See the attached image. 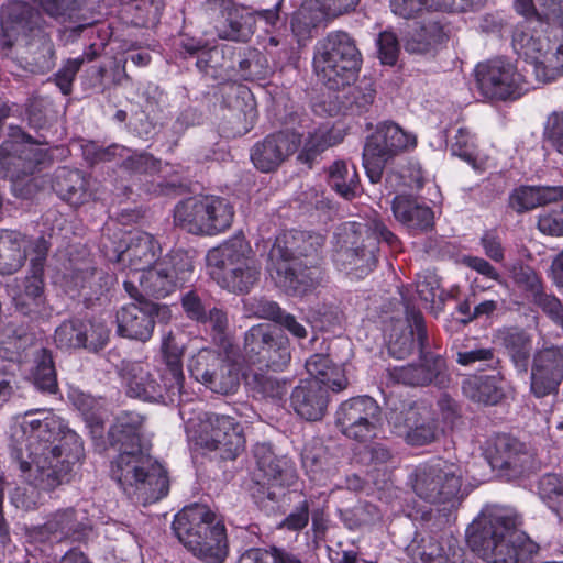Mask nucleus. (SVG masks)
I'll return each mask as SVG.
<instances>
[{"label":"nucleus","instance_id":"nucleus-9","mask_svg":"<svg viewBox=\"0 0 563 563\" xmlns=\"http://www.w3.org/2000/svg\"><path fill=\"white\" fill-rule=\"evenodd\" d=\"M234 208L223 197L196 196L179 201L174 209V222L196 235H216L233 222Z\"/></svg>","mask_w":563,"mask_h":563},{"label":"nucleus","instance_id":"nucleus-22","mask_svg":"<svg viewBox=\"0 0 563 563\" xmlns=\"http://www.w3.org/2000/svg\"><path fill=\"white\" fill-rule=\"evenodd\" d=\"M162 249L154 235L137 231L131 233L124 250L117 255V262L123 269H129L128 278H133L161 260Z\"/></svg>","mask_w":563,"mask_h":563},{"label":"nucleus","instance_id":"nucleus-53","mask_svg":"<svg viewBox=\"0 0 563 563\" xmlns=\"http://www.w3.org/2000/svg\"><path fill=\"white\" fill-rule=\"evenodd\" d=\"M238 563H301L300 560L277 549L252 548L245 551Z\"/></svg>","mask_w":563,"mask_h":563},{"label":"nucleus","instance_id":"nucleus-15","mask_svg":"<svg viewBox=\"0 0 563 563\" xmlns=\"http://www.w3.org/2000/svg\"><path fill=\"white\" fill-rule=\"evenodd\" d=\"M243 350L249 362L274 371L283 369L290 361L288 339L265 323L245 332Z\"/></svg>","mask_w":563,"mask_h":563},{"label":"nucleus","instance_id":"nucleus-60","mask_svg":"<svg viewBox=\"0 0 563 563\" xmlns=\"http://www.w3.org/2000/svg\"><path fill=\"white\" fill-rule=\"evenodd\" d=\"M413 561L420 560L421 563H448L442 548L433 539L422 540L421 544L410 548Z\"/></svg>","mask_w":563,"mask_h":563},{"label":"nucleus","instance_id":"nucleus-47","mask_svg":"<svg viewBox=\"0 0 563 563\" xmlns=\"http://www.w3.org/2000/svg\"><path fill=\"white\" fill-rule=\"evenodd\" d=\"M540 498L563 521V478L555 474L543 475L538 485Z\"/></svg>","mask_w":563,"mask_h":563},{"label":"nucleus","instance_id":"nucleus-35","mask_svg":"<svg viewBox=\"0 0 563 563\" xmlns=\"http://www.w3.org/2000/svg\"><path fill=\"white\" fill-rule=\"evenodd\" d=\"M497 338L515 367L520 372H527L532 352L531 336L522 329L506 328L498 332Z\"/></svg>","mask_w":563,"mask_h":563},{"label":"nucleus","instance_id":"nucleus-21","mask_svg":"<svg viewBox=\"0 0 563 563\" xmlns=\"http://www.w3.org/2000/svg\"><path fill=\"white\" fill-rule=\"evenodd\" d=\"M140 302L124 306L117 312V331L123 338L146 342L153 335L154 316L167 308L155 302Z\"/></svg>","mask_w":563,"mask_h":563},{"label":"nucleus","instance_id":"nucleus-39","mask_svg":"<svg viewBox=\"0 0 563 563\" xmlns=\"http://www.w3.org/2000/svg\"><path fill=\"white\" fill-rule=\"evenodd\" d=\"M329 185L346 200H352L361 191L355 166H349L344 161L334 162L329 167Z\"/></svg>","mask_w":563,"mask_h":563},{"label":"nucleus","instance_id":"nucleus-29","mask_svg":"<svg viewBox=\"0 0 563 563\" xmlns=\"http://www.w3.org/2000/svg\"><path fill=\"white\" fill-rule=\"evenodd\" d=\"M339 463L338 453L331 452L328 446L321 443L308 444L303 449L302 465L309 477L314 482L323 484L335 474Z\"/></svg>","mask_w":563,"mask_h":563},{"label":"nucleus","instance_id":"nucleus-61","mask_svg":"<svg viewBox=\"0 0 563 563\" xmlns=\"http://www.w3.org/2000/svg\"><path fill=\"white\" fill-rule=\"evenodd\" d=\"M530 300L555 323L563 325V305L554 295L548 294L544 286Z\"/></svg>","mask_w":563,"mask_h":563},{"label":"nucleus","instance_id":"nucleus-24","mask_svg":"<svg viewBox=\"0 0 563 563\" xmlns=\"http://www.w3.org/2000/svg\"><path fill=\"white\" fill-rule=\"evenodd\" d=\"M89 528L86 511L69 507L52 514L43 525L42 531L57 541H80L87 536Z\"/></svg>","mask_w":563,"mask_h":563},{"label":"nucleus","instance_id":"nucleus-16","mask_svg":"<svg viewBox=\"0 0 563 563\" xmlns=\"http://www.w3.org/2000/svg\"><path fill=\"white\" fill-rule=\"evenodd\" d=\"M475 76L478 89L490 99L518 98L528 90L523 75L504 58L478 64Z\"/></svg>","mask_w":563,"mask_h":563},{"label":"nucleus","instance_id":"nucleus-59","mask_svg":"<svg viewBox=\"0 0 563 563\" xmlns=\"http://www.w3.org/2000/svg\"><path fill=\"white\" fill-rule=\"evenodd\" d=\"M280 309L277 302L264 297H250L243 300V310L246 317H256L274 322L280 313Z\"/></svg>","mask_w":563,"mask_h":563},{"label":"nucleus","instance_id":"nucleus-48","mask_svg":"<svg viewBox=\"0 0 563 563\" xmlns=\"http://www.w3.org/2000/svg\"><path fill=\"white\" fill-rule=\"evenodd\" d=\"M23 139L25 140V144L20 145L18 148L14 147V152L19 154L15 158L19 163L13 162V164L21 165L24 174H33L36 166L46 161L47 151L31 142L30 135L23 134Z\"/></svg>","mask_w":563,"mask_h":563},{"label":"nucleus","instance_id":"nucleus-64","mask_svg":"<svg viewBox=\"0 0 563 563\" xmlns=\"http://www.w3.org/2000/svg\"><path fill=\"white\" fill-rule=\"evenodd\" d=\"M538 229L549 235H563V207L542 212L538 219Z\"/></svg>","mask_w":563,"mask_h":563},{"label":"nucleus","instance_id":"nucleus-28","mask_svg":"<svg viewBox=\"0 0 563 563\" xmlns=\"http://www.w3.org/2000/svg\"><path fill=\"white\" fill-rule=\"evenodd\" d=\"M391 210L396 220L410 230L426 231L433 225L432 209L411 196H396L391 202Z\"/></svg>","mask_w":563,"mask_h":563},{"label":"nucleus","instance_id":"nucleus-18","mask_svg":"<svg viewBox=\"0 0 563 563\" xmlns=\"http://www.w3.org/2000/svg\"><path fill=\"white\" fill-rule=\"evenodd\" d=\"M186 433L195 445L217 451L223 460H234L245 446L241 424H192Z\"/></svg>","mask_w":563,"mask_h":563},{"label":"nucleus","instance_id":"nucleus-5","mask_svg":"<svg viewBox=\"0 0 563 563\" xmlns=\"http://www.w3.org/2000/svg\"><path fill=\"white\" fill-rule=\"evenodd\" d=\"M362 62L355 40L345 31L329 32L314 46L313 70L318 79L332 90L354 82Z\"/></svg>","mask_w":563,"mask_h":563},{"label":"nucleus","instance_id":"nucleus-1","mask_svg":"<svg viewBox=\"0 0 563 563\" xmlns=\"http://www.w3.org/2000/svg\"><path fill=\"white\" fill-rule=\"evenodd\" d=\"M142 424H111L107 441L118 446L111 461L110 476L134 503L144 506L164 498L169 481L164 466L151 455V438L141 431Z\"/></svg>","mask_w":563,"mask_h":563},{"label":"nucleus","instance_id":"nucleus-54","mask_svg":"<svg viewBox=\"0 0 563 563\" xmlns=\"http://www.w3.org/2000/svg\"><path fill=\"white\" fill-rule=\"evenodd\" d=\"M416 287L419 298L426 303L433 306L437 300L443 301V290L440 287V278L435 273L426 271L418 274Z\"/></svg>","mask_w":563,"mask_h":563},{"label":"nucleus","instance_id":"nucleus-25","mask_svg":"<svg viewBox=\"0 0 563 563\" xmlns=\"http://www.w3.org/2000/svg\"><path fill=\"white\" fill-rule=\"evenodd\" d=\"M291 406L306 422H318L327 411L328 390L317 380H301L292 390Z\"/></svg>","mask_w":563,"mask_h":563},{"label":"nucleus","instance_id":"nucleus-55","mask_svg":"<svg viewBox=\"0 0 563 563\" xmlns=\"http://www.w3.org/2000/svg\"><path fill=\"white\" fill-rule=\"evenodd\" d=\"M235 70L233 77L240 79L251 80L262 74V65L260 64L261 56L258 52L247 49L235 52Z\"/></svg>","mask_w":563,"mask_h":563},{"label":"nucleus","instance_id":"nucleus-62","mask_svg":"<svg viewBox=\"0 0 563 563\" xmlns=\"http://www.w3.org/2000/svg\"><path fill=\"white\" fill-rule=\"evenodd\" d=\"M82 64V57L68 59L55 74L54 81L63 95H70L73 90V82Z\"/></svg>","mask_w":563,"mask_h":563},{"label":"nucleus","instance_id":"nucleus-57","mask_svg":"<svg viewBox=\"0 0 563 563\" xmlns=\"http://www.w3.org/2000/svg\"><path fill=\"white\" fill-rule=\"evenodd\" d=\"M397 433L410 445H426L437 437L435 424H395Z\"/></svg>","mask_w":563,"mask_h":563},{"label":"nucleus","instance_id":"nucleus-30","mask_svg":"<svg viewBox=\"0 0 563 563\" xmlns=\"http://www.w3.org/2000/svg\"><path fill=\"white\" fill-rule=\"evenodd\" d=\"M563 199V186H521L512 191L509 206L522 213Z\"/></svg>","mask_w":563,"mask_h":563},{"label":"nucleus","instance_id":"nucleus-4","mask_svg":"<svg viewBox=\"0 0 563 563\" xmlns=\"http://www.w3.org/2000/svg\"><path fill=\"white\" fill-rule=\"evenodd\" d=\"M173 530L179 542L207 563H222L228 555L224 523L207 505L192 504L176 514Z\"/></svg>","mask_w":563,"mask_h":563},{"label":"nucleus","instance_id":"nucleus-11","mask_svg":"<svg viewBox=\"0 0 563 563\" xmlns=\"http://www.w3.org/2000/svg\"><path fill=\"white\" fill-rule=\"evenodd\" d=\"M462 479L461 466L441 457L418 464L409 476L412 492L429 504H445L454 499Z\"/></svg>","mask_w":563,"mask_h":563},{"label":"nucleus","instance_id":"nucleus-52","mask_svg":"<svg viewBox=\"0 0 563 563\" xmlns=\"http://www.w3.org/2000/svg\"><path fill=\"white\" fill-rule=\"evenodd\" d=\"M510 277L527 294L529 299L543 287L539 274L528 265H514L510 269Z\"/></svg>","mask_w":563,"mask_h":563},{"label":"nucleus","instance_id":"nucleus-31","mask_svg":"<svg viewBox=\"0 0 563 563\" xmlns=\"http://www.w3.org/2000/svg\"><path fill=\"white\" fill-rule=\"evenodd\" d=\"M306 369L311 376L307 380H317L327 390L341 391L347 386L343 368L330 360L327 354H313L306 361Z\"/></svg>","mask_w":563,"mask_h":563},{"label":"nucleus","instance_id":"nucleus-32","mask_svg":"<svg viewBox=\"0 0 563 563\" xmlns=\"http://www.w3.org/2000/svg\"><path fill=\"white\" fill-rule=\"evenodd\" d=\"M161 353L166 365L164 386L172 394L180 391L184 383L183 355L184 349L177 343L172 331L163 334Z\"/></svg>","mask_w":563,"mask_h":563},{"label":"nucleus","instance_id":"nucleus-41","mask_svg":"<svg viewBox=\"0 0 563 563\" xmlns=\"http://www.w3.org/2000/svg\"><path fill=\"white\" fill-rule=\"evenodd\" d=\"M34 10L24 1H10L0 9L1 25L5 31L24 32L33 29Z\"/></svg>","mask_w":563,"mask_h":563},{"label":"nucleus","instance_id":"nucleus-27","mask_svg":"<svg viewBox=\"0 0 563 563\" xmlns=\"http://www.w3.org/2000/svg\"><path fill=\"white\" fill-rule=\"evenodd\" d=\"M52 188L60 199L74 207L86 203L91 197L88 183L78 169L59 167L54 173Z\"/></svg>","mask_w":563,"mask_h":563},{"label":"nucleus","instance_id":"nucleus-33","mask_svg":"<svg viewBox=\"0 0 563 563\" xmlns=\"http://www.w3.org/2000/svg\"><path fill=\"white\" fill-rule=\"evenodd\" d=\"M65 280L74 288H89L91 295H102L115 282V276L102 269H97L88 262L77 264L71 272L65 274Z\"/></svg>","mask_w":563,"mask_h":563},{"label":"nucleus","instance_id":"nucleus-6","mask_svg":"<svg viewBox=\"0 0 563 563\" xmlns=\"http://www.w3.org/2000/svg\"><path fill=\"white\" fill-rule=\"evenodd\" d=\"M209 266L217 268L211 275L230 292L247 294L258 283L261 267L243 235H235L209 251Z\"/></svg>","mask_w":563,"mask_h":563},{"label":"nucleus","instance_id":"nucleus-51","mask_svg":"<svg viewBox=\"0 0 563 563\" xmlns=\"http://www.w3.org/2000/svg\"><path fill=\"white\" fill-rule=\"evenodd\" d=\"M122 167L135 175H154L161 170V161L146 152H129Z\"/></svg>","mask_w":563,"mask_h":563},{"label":"nucleus","instance_id":"nucleus-20","mask_svg":"<svg viewBox=\"0 0 563 563\" xmlns=\"http://www.w3.org/2000/svg\"><path fill=\"white\" fill-rule=\"evenodd\" d=\"M531 391L537 397L559 389L563 380V347L550 346L538 351L531 366Z\"/></svg>","mask_w":563,"mask_h":563},{"label":"nucleus","instance_id":"nucleus-36","mask_svg":"<svg viewBox=\"0 0 563 563\" xmlns=\"http://www.w3.org/2000/svg\"><path fill=\"white\" fill-rule=\"evenodd\" d=\"M26 258L25 238L11 230L0 231V274L16 273Z\"/></svg>","mask_w":563,"mask_h":563},{"label":"nucleus","instance_id":"nucleus-56","mask_svg":"<svg viewBox=\"0 0 563 563\" xmlns=\"http://www.w3.org/2000/svg\"><path fill=\"white\" fill-rule=\"evenodd\" d=\"M533 71L539 81L550 82L563 75V45H560L555 53L545 60H537L533 64Z\"/></svg>","mask_w":563,"mask_h":563},{"label":"nucleus","instance_id":"nucleus-45","mask_svg":"<svg viewBox=\"0 0 563 563\" xmlns=\"http://www.w3.org/2000/svg\"><path fill=\"white\" fill-rule=\"evenodd\" d=\"M33 383L42 391L55 394L57 391V377L52 353L41 349L34 357Z\"/></svg>","mask_w":563,"mask_h":563},{"label":"nucleus","instance_id":"nucleus-8","mask_svg":"<svg viewBox=\"0 0 563 563\" xmlns=\"http://www.w3.org/2000/svg\"><path fill=\"white\" fill-rule=\"evenodd\" d=\"M65 443L69 445L68 450L58 444L45 445L41 453L31 451L32 462L21 460L20 471L25 481L43 490L60 485L71 465L82 455V445L75 432L70 431L65 437Z\"/></svg>","mask_w":563,"mask_h":563},{"label":"nucleus","instance_id":"nucleus-10","mask_svg":"<svg viewBox=\"0 0 563 563\" xmlns=\"http://www.w3.org/2000/svg\"><path fill=\"white\" fill-rule=\"evenodd\" d=\"M332 243L333 261L339 268L362 276L376 266L378 239L371 234L365 222L350 221L340 224L333 233Z\"/></svg>","mask_w":563,"mask_h":563},{"label":"nucleus","instance_id":"nucleus-42","mask_svg":"<svg viewBox=\"0 0 563 563\" xmlns=\"http://www.w3.org/2000/svg\"><path fill=\"white\" fill-rule=\"evenodd\" d=\"M312 0H305L291 19V31L298 42L310 37L311 32L328 18Z\"/></svg>","mask_w":563,"mask_h":563},{"label":"nucleus","instance_id":"nucleus-58","mask_svg":"<svg viewBox=\"0 0 563 563\" xmlns=\"http://www.w3.org/2000/svg\"><path fill=\"white\" fill-rule=\"evenodd\" d=\"M452 155L459 156L471 165L476 162L474 137L466 128H459L450 141Z\"/></svg>","mask_w":563,"mask_h":563},{"label":"nucleus","instance_id":"nucleus-46","mask_svg":"<svg viewBox=\"0 0 563 563\" xmlns=\"http://www.w3.org/2000/svg\"><path fill=\"white\" fill-rule=\"evenodd\" d=\"M89 324L79 319L64 321L54 334V341L59 349H80L87 344Z\"/></svg>","mask_w":563,"mask_h":563},{"label":"nucleus","instance_id":"nucleus-34","mask_svg":"<svg viewBox=\"0 0 563 563\" xmlns=\"http://www.w3.org/2000/svg\"><path fill=\"white\" fill-rule=\"evenodd\" d=\"M235 48L230 45H216L202 51L198 56L197 67L200 71L209 74L213 78H233L235 70Z\"/></svg>","mask_w":563,"mask_h":563},{"label":"nucleus","instance_id":"nucleus-44","mask_svg":"<svg viewBox=\"0 0 563 563\" xmlns=\"http://www.w3.org/2000/svg\"><path fill=\"white\" fill-rule=\"evenodd\" d=\"M221 40L245 42L254 33V18L251 14L230 12L228 18L216 25Z\"/></svg>","mask_w":563,"mask_h":563},{"label":"nucleus","instance_id":"nucleus-3","mask_svg":"<svg viewBox=\"0 0 563 563\" xmlns=\"http://www.w3.org/2000/svg\"><path fill=\"white\" fill-rule=\"evenodd\" d=\"M519 518L508 510L493 508L478 515L466 530L471 550L487 563H519L537 552V544L517 529Z\"/></svg>","mask_w":563,"mask_h":563},{"label":"nucleus","instance_id":"nucleus-2","mask_svg":"<svg viewBox=\"0 0 563 563\" xmlns=\"http://www.w3.org/2000/svg\"><path fill=\"white\" fill-rule=\"evenodd\" d=\"M324 238L312 232H291L278 236L268 254L267 271L286 292L301 296L321 283L318 251Z\"/></svg>","mask_w":563,"mask_h":563},{"label":"nucleus","instance_id":"nucleus-40","mask_svg":"<svg viewBox=\"0 0 563 563\" xmlns=\"http://www.w3.org/2000/svg\"><path fill=\"white\" fill-rule=\"evenodd\" d=\"M416 310L412 307L406 308L407 325L405 323H397L394 325L388 338V352L393 357L406 358L411 355L415 350V334L417 335V329L412 320L408 318V311Z\"/></svg>","mask_w":563,"mask_h":563},{"label":"nucleus","instance_id":"nucleus-38","mask_svg":"<svg viewBox=\"0 0 563 563\" xmlns=\"http://www.w3.org/2000/svg\"><path fill=\"white\" fill-rule=\"evenodd\" d=\"M379 416L380 408L376 400L368 396H361L340 405L335 422H371L378 420Z\"/></svg>","mask_w":563,"mask_h":563},{"label":"nucleus","instance_id":"nucleus-19","mask_svg":"<svg viewBox=\"0 0 563 563\" xmlns=\"http://www.w3.org/2000/svg\"><path fill=\"white\" fill-rule=\"evenodd\" d=\"M300 144V135L294 131L272 133L252 146L251 161L258 170L269 173L292 155Z\"/></svg>","mask_w":563,"mask_h":563},{"label":"nucleus","instance_id":"nucleus-23","mask_svg":"<svg viewBox=\"0 0 563 563\" xmlns=\"http://www.w3.org/2000/svg\"><path fill=\"white\" fill-rule=\"evenodd\" d=\"M44 271L30 268L27 275L12 290V298L16 310L24 316L41 318L49 314L44 292Z\"/></svg>","mask_w":563,"mask_h":563},{"label":"nucleus","instance_id":"nucleus-14","mask_svg":"<svg viewBox=\"0 0 563 563\" xmlns=\"http://www.w3.org/2000/svg\"><path fill=\"white\" fill-rule=\"evenodd\" d=\"M190 376L213 393L233 394L240 385V368L225 352L203 347L188 360Z\"/></svg>","mask_w":563,"mask_h":563},{"label":"nucleus","instance_id":"nucleus-49","mask_svg":"<svg viewBox=\"0 0 563 563\" xmlns=\"http://www.w3.org/2000/svg\"><path fill=\"white\" fill-rule=\"evenodd\" d=\"M528 25L518 24L512 34V44L515 49L522 53L525 56L530 57L537 63L541 60L542 51L545 43L539 37H534L527 32Z\"/></svg>","mask_w":563,"mask_h":563},{"label":"nucleus","instance_id":"nucleus-12","mask_svg":"<svg viewBox=\"0 0 563 563\" xmlns=\"http://www.w3.org/2000/svg\"><path fill=\"white\" fill-rule=\"evenodd\" d=\"M409 320H412L417 329V343L419 346V363L405 366H395L387 369L390 380L410 387H424L429 385L442 386L446 380L445 360L427 351L428 334L423 317L419 310L408 311Z\"/></svg>","mask_w":563,"mask_h":563},{"label":"nucleus","instance_id":"nucleus-7","mask_svg":"<svg viewBox=\"0 0 563 563\" xmlns=\"http://www.w3.org/2000/svg\"><path fill=\"white\" fill-rule=\"evenodd\" d=\"M192 262L181 251L167 254L158 263L124 280L129 296L141 301L144 296L165 298L191 279Z\"/></svg>","mask_w":563,"mask_h":563},{"label":"nucleus","instance_id":"nucleus-26","mask_svg":"<svg viewBox=\"0 0 563 563\" xmlns=\"http://www.w3.org/2000/svg\"><path fill=\"white\" fill-rule=\"evenodd\" d=\"M120 376L130 397L144 401H158L163 399V387L153 377L148 366L141 362H122Z\"/></svg>","mask_w":563,"mask_h":563},{"label":"nucleus","instance_id":"nucleus-43","mask_svg":"<svg viewBox=\"0 0 563 563\" xmlns=\"http://www.w3.org/2000/svg\"><path fill=\"white\" fill-rule=\"evenodd\" d=\"M443 38L442 25L437 21H426L407 38L405 48L409 53L423 54L442 43Z\"/></svg>","mask_w":563,"mask_h":563},{"label":"nucleus","instance_id":"nucleus-13","mask_svg":"<svg viewBox=\"0 0 563 563\" xmlns=\"http://www.w3.org/2000/svg\"><path fill=\"white\" fill-rule=\"evenodd\" d=\"M417 137L394 122H382L363 148V166L371 183L380 181L385 165L395 156L415 148Z\"/></svg>","mask_w":563,"mask_h":563},{"label":"nucleus","instance_id":"nucleus-17","mask_svg":"<svg viewBox=\"0 0 563 563\" xmlns=\"http://www.w3.org/2000/svg\"><path fill=\"white\" fill-rule=\"evenodd\" d=\"M483 454L492 468L518 476L534 467V453L525 443L509 434L489 437L483 446Z\"/></svg>","mask_w":563,"mask_h":563},{"label":"nucleus","instance_id":"nucleus-50","mask_svg":"<svg viewBox=\"0 0 563 563\" xmlns=\"http://www.w3.org/2000/svg\"><path fill=\"white\" fill-rule=\"evenodd\" d=\"M254 456L258 468L264 473L267 479H277L284 472L286 462L276 457L272 448L267 443H258L254 448Z\"/></svg>","mask_w":563,"mask_h":563},{"label":"nucleus","instance_id":"nucleus-63","mask_svg":"<svg viewBox=\"0 0 563 563\" xmlns=\"http://www.w3.org/2000/svg\"><path fill=\"white\" fill-rule=\"evenodd\" d=\"M544 137L559 154L563 155V111L553 112L548 117Z\"/></svg>","mask_w":563,"mask_h":563},{"label":"nucleus","instance_id":"nucleus-37","mask_svg":"<svg viewBox=\"0 0 563 563\" xmlns=\"http://www.w3.org/2000/svg\"><path fill=\"white\" fill-rule=\"evenodd\" d=\"M464 396L472 401L484 405H496L504 397L498 376H474L462 384Z\"/></svg>","mask_w":563,"mask_h":563}]
</instances>
